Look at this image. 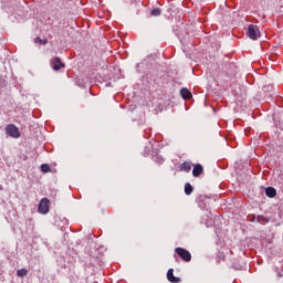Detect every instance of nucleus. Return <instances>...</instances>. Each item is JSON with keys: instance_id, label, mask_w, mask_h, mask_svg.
Listing matches in <instances>:
<instances>
[{"instance_id": "1", "label": "nucleus", "mask_w": 283, "mask_h": 283, "mask_svg": "<svg viewBox=\"0 0 283 283\" xmlns=\"http://www.w3.org/2000/svg\"><path fill=\"white\" fill-rule=\"evenodd\" d=\"M248 36L252 41H258L260 39V36H262V34L260 33V27L250 24L248 27Z\"/></svg>"}, {"instance_id": "2", "label": "nucleus", "mask_w": 283, "mask_h": 283, "mask_svg": "<svg viewBox=\"0 0 283 283\" xmlns=\"http://www.w3.org/2000/svg\"><path fill=\"white\" fill-rule=\"evenodd\" d=\"M175 253L184 260V262H191V252L189 250L184 249V248H176Z\"/></svg>"}, {"instance_id": "3", "label": "nucleus", "mask_w": 283, "mask_h": 283, "mask_svg": "<svg viewBox=\"0 0 283 283\" xmlns=\"http://www.w3.org/2000/svg\"><path fill=\"white\" fill-rule=\"evenodd\" d=\"M7 135L11 138H20L21 133L19 132V128L14 124H9L6 126Z\"/></svg>"}, {"instance_id": "4", "label": "nucleus", "mask_w": 283, "mask_h": 283, "mask_svg": "<svg viewBox=\"0 0 283 283\" xmlns=\"http://www.w3.org/2000/svg\"><path fill=\"white\" fill-rule=\"evenodd\" d=\"M38 211H39V213H42L43 216H45V213H49L50 212V199L43 198L38 206Z\"/></svg>"}, {"instance_id": "5", "label": "nucleus", "mask_w": 283, "mask_h": 283, "mask_svg": "<svg viewBox=\"0 0 283 283\" xmlns=\"http://www.w3.org/2000/svg\"><path fill=\"white\" fill-rule=\"evenodd\" d=\"M273 120H274V124L276 125V127H279V129H282V127H283V111L275 112L273 114Z\"/></svg>"}, {"instance_id": "6", "label": "nucleus", "mask_w": 283, "mask_h": 283, "mask_svg": "<svg viewBox=\"0 0 283 283\" xmlns=\"http://www.w3.org/2000/svg\"><path fill=\"white\" fill-rule=\"evenodd\" d=\"M53 70L59 72V70L65 67V64L61 62V57H55L52 60Z\"/></svg>"}, {"instance_id": "7", "label": "nucleus", "mask_w": 283, "mask_h": 283, "mask_svg": "<svg viewBox=\"0 0 283 283\" xmlns=\"http://www.w3.org/2000/svg\"><path fill=\"white\" fill-rule=\"evenodd\" d=\"M167 280L171 283H180V277L174 275V269H169L167 272Z\"/></svg>"}, {"instance_id": "8", "label": "nucleus", "mask_w": 283, "mask_h": 283, "mask_svg": "<svg viewBox=\"0 0 283 283\" xmlns=\"http://www.w3.org/2000/svg\"><path fill=\"white\" fill-rule=\"evenodd\" d=\"M202 171H205V168L202 167V165L197 164V165H195V167L192 169V176L195 178H198V176H200L202 174Z\"/></svg>"}, {"instance_id": "9", "label": "nucleus", "mask_w": 283, "mask_h": 283, "mask_svg": "<svg viewBox=\"0 0 283 283\" xmlns=\"http://www.w3.org/2000/svg\"><path fill=\"white\" fill-rule=\"evenodd\" d=\"M265 195L268 196V198H275V196H277V190H275V188L273 187H268L265 189Z\"/></svg>"}, {"instance_id": "10", "label": "nucleus", "mask_w": 283, "mask_h": 283, "mask_svg": "<svg viewBox=\"0 0 283 283\" xmlns=\"http://www.w3.org/2000/svg\"><path fill=\"white\" fill-rule=\"evenodd\" d=\"M180 170L181 171H186L187 174H189V171H191V163H184L180 165Z\"/></svg>"}, {"instance_id": "11", "label": "nucleus", "mask_w": 283, "mask_h": 283, "mask_svg": "<svg viewBox=\"0 0 283 283\" xmlns=\"http://www.w3.org/2000/svg\"><path fill=\"white\" fill-rule=\"evenodd\" d=\"M153 160H155L157 165H163V163H165V158H163V156L158 155L157 153L153 155Z\"/></svg>"}, {"instance_id": "12", "label": "nucleus", "mask_w": 283, "mask_h": 283, "mask_svg": "<svg viewBox=\"0 0 283 283\" xmlns=\"http://www.w3.org/2000/svg\"><path fill=\"white\" fill-rule=\"evenodd\" d=\"M180 94L185 99L191 98V92L187 88H181Z\"/></svg>"}, {"instance_id": "13", "label": "nucleus", "mask_w": 283, "mask_h": 283, "mask_svg": "<svg viewBox=\"0 0 283 283\" xmlns=\"http://www.w3.org/2000/svg\"><path fill=\"white\" fill-rule=\"evenodd\" d=\"M185 193L186 196H191V193H193V186H191V184L187 182L185 185Z\"/></svg>"}, {"instance_id": "14", "label": "nucleus", "mask_w": 283, "mask_h": 283, "mask_svg": "<svg viewBox=\"0 0 283 283\" xmlns=\"http://www.w3.org/2000/svg\"><path fill=\"white\" fill-rule=\"evenodd\" d=\"M17 275H18V277H25V275H28V269L22 268V269L18 270Z\"/></svg>"}, {"instance_id": "15", "label": "nucleus", "mask_w": 283, "mask_h": 283, "mask_svg": "<svg viewBox=\"0 0 283 283\" xmlns=\"http://www.w3.org/2000/svg\"><path fill=\"white\" fill-rule=\"evenodd\" d=\"M41 171H43V174H50V171H52V168L48 164H42Z\"/></svg>"}, {"instance_id": "16", "label": "nucleus", "mask_w": 283, "mask_h": 283, "mask_svg": "<svg viewBox=\"0 0 283 283\" xmlns=\"http://www.w3.org/2000/svg\"><path fill=\"white\" fill-rule=\"evenodd\" d=\"M150 14H151L153 17H160V14H161L160 8H155V9H153L151 12H150Z\"/></svg>"}, {"instance_id": "17", "label": "nucleus", "mask_w": 283, "mask_h": 283, "mask_svg": "<svg viewBox=\"0 0 283 283\" xmlns=\"http://www.w3.org/2000/svg\"><path fill=\"white\" fill-rule=\"evenodd\" d=\"M256 220H258V222H269V218L262 217V216H259V217L256 218Z\"/></svg>"}, {"instance_id": "18", "label": "nucleus", "mask_w": 283, "mask_h": 283, "mask_svg": "<svg viewBox=\"0 0 283 283\" xmlns=\"http://www.w3.org/2000/svg\"><path fill=\"white\" fill-rule=\"evenodd\" d=\"M35 43H42V45H45V43H48V40H41V38H35Z\"/></svg>"}, {"instance_id": "19", "label": "nucleus", "mask_w": 283, "mask_h": 283, "mask_svg": "<svg viewBox=\"0 0 283 283\" xmlns=\"http://www.w3.org/2000/svg\"><path fill=\"white\" fill-rule=\"evenodd\" d=\"M233 269H235V271H242V268H243V265H238V264H235V263H233Z\"/></svg>"}]
</instances>
